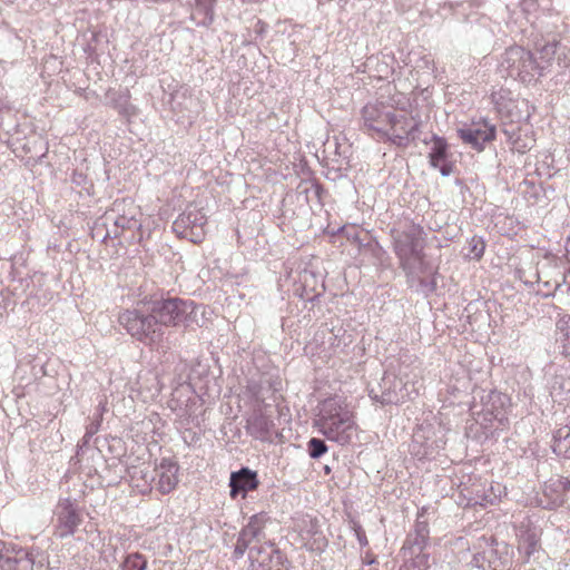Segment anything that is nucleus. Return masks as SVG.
<instances>
[{
    "label": "nucleus",
    "instance_id": "23",
    "mask_svg": "<svg viewBox=\"0 0 570 570\" xmlns=\"http://www.w3.org/2000/svg\"><path fill=\"white\" fill-rule=\"evenodd\" d=\"M513 147L521 154H524L527 150H529L531 147L527 144L520 145L518 140L513 142Z\"/></svg>",
    "mask_w": 570,
    "mask_h": 570
},
{
    "label": "nucleus",
    "instance_id": "16",
    "mask_svg": "<svg viewBox=\"0 0 570 570\" xmlns=\"http://www.w3.org/2000/svg\"><path fill=\"white\" fill-rule=\"evenodd\" d=\"M264 523L258 515H253L248 523L239 532L242 540H247L249 543L262 532Z\"/></svg>",
    "mask_w": 570,
    "mask_h": 570
},
{
    "label": "nucleus",
    "instance_id": "22",
    "mask_svg": "<svg viewBox=\"0 0 570 570\" xmlns=\"http://www.w3.org/2000/svg\"><path fill=\"white\" fill-rule=\"evenodd\" d=\"M249 546V542L247 540H242V538L238 535V539H237V542H236V546H235V554L237 557H242L247 548Z\"/></svg>",
    "mask_w": 570,
    "mask_h": 570
},
{
    "label": "nucleus",
    "instance_id": "13",
    "mask_svg": "<svg viewBox=\"0 0 570 570\" xmlns=\"http://www.w3.org/2000/svg\"><path fill=\"white\" fill-rule=\"evenodd\" d=\"M258 485L257 472L248 468H242L239 471L230 474L229 487L232 498H236L238 493H243V498H245L247 492L257 490Z\"/></svg>",
    "mask_w": 570,
    "mask_h": 570
},
{
    "label": "nucleus",
    "instance_id": "28",
    "mask_svg": "<svg viewBox=\"0 0 570 570\" xmlns=\"http://www.w3.org/2000/svg\"><path fill=\"white\" fill-rule=\"evenodd\" d=\"M197 2H202V0H196Z\"/></svg>",
    "mask_w": 570,
    "mask_h": 570
},
{
    "label": "nucleus",
    "instance_id": "17",
    "mask_svg": "<svg viewBox=\"0 0 570 570\" xmlns=\"http://www.w3.org/2000/svg\"><path fill=\"white\" fill-rule=\"evenodd\" d=\"M147 564L148 561L144 554L132 552L125 557L120 568L121 570H146Z\"/></svg>",
    "mask_w": 570,
    "mask_h": 570
},
{
    "label": "nucleus",
    "instance_id": "8",
    "mask_svg": "<svg viewBox=\"0 0 570 570\" xmlns=\"http://www.w3.org/2000/svg\"><path fill=\"white\" fill-rule=\"evenodd\" d=\"M252 570H288L286 556L274 544L250 552Z\"/></svg>",
    "mask_w": 570,
    "mask_h": 570
},
{
    "label": "nucleus",
    "instance_id": "20",
    "mask_svg": "<svg viewBox=\"0 0 570 570\" xmlns=\"http://www.w3.org/2000/svg\"><path fill=\"white\" fill-rule=\"evenodd\" d=\"M132 482H135V487L141 488V492H146L150 490V480L148 479V472L140 469L139 471H135L131 475Z\"/></svg>",
    "mask_w": 570,
    "mask_h": 570
},
{
    "label": "nucleus",
    "instance_id": "26",
    "mask_svg": "<svg viewBox=\"0 0 570 570\" xmlns=\"http://www.w3.org/2000/svg\"><path fill=\"white\" fill-rule=\"evenodd\" d=\"M519 51H520L519 49L511 48V49L507 50V53H519Z\"/></svg>",
    "mask_w": 570,
    "mask_h": 570
},
{
    "label": "nucleus",
    "instance_id": "12",
    "mask_svg": "<svg viewBox=\"0 0 570 570\" xmlns=\"http://www.w3.org/2000/svg\"><path fill=\"white\" fill-rule=\"evenodd\" d=\"M81 521L82 519L77 509L67 500L61 504V511L58 513L55 534L59 538L71 535L76 532Z\"/></svg>",
    "mask_w": 570,
    "mask_h": 570
},
{
    "label": "nucleus",
    "instance_id": "21",
    "mask_svg": "<svg viewBox=\"0 0 570 570\" xmlns=\"http://www.w3.org/2000/svg\"><path fill=\"white\" fill-rule=\"evenodd\" d=\"M524 553L529 559L540 547L539 539L534 534H530L525 540Z\"/></svg>",
    "mask_w": 570,
    "mask_h": 570
},
{
    "label": "nucleus",
    "instance_id": "1",
    "mask_svg": "<svg viewBox=\"0 0 570 570\" xmlns=\"http://www.w3.org/2000/svg\"><path fill=\"white\" fill-rule=\"evenodd\" d=\"M361 130L377 141L407 147L420 130L419 117L403 107L383 101L366 104L361 110Z\"/></svg>",
    "mask_w": 570,
    "mask_h": 570
},
{
    "label": "nucleus",
    "instance_id": "25",
    "mask_svg": "<svg viewBox=\"0 0 570 570\" xmlns=\"http://www.w3.org/2000/svg\"><path fill=\"white\" fill-rule=\"evenodd\" d=\"M566 257L570 262V236L568 237L566 243Z\"/></svg>",
    "mask_w": 570,
    "mask_h": 570
},
{
    "label": "nucleus",
    "instance_id": "2",
    "mask_svg": "<svg viewBox=\"0 0 570 570\" xmlns=\"http://www.w3.org/2000/svg\"><path fill=\"white\" fill-rule=\"evenodd\" d=\"M194 309L191 301L166 298L154 304L150 315H144L138 309H126L118 321L132 337L145 344H153L163 336L161 325L178 326Z\"/></svg>",
    "mask_w": 570,
    "mask_h": 570
},
{
    "label": "nucleus",
    "instance_id": "3",
    "mask_svg": "<svg viewBox=\"0 0 570 570\" xmlns=\"http://www.w3.org/2000/svg\"><path fill=\"white\" fill-rule=\"evenodd\" d=\"M313 428L328 441L347 445L357 432L358 424L356 413L346 399L332 395L318 403Z\"/></svg>",
    "mask_w": 570,
    "mask_h": 570
},
{
    "label": "nucleus",
    "instance_id": "18",
    "mask_svg": "<svg viewBox=\"0 0 570 570\" xmlns=\"http://www.w3.org/2000/svg\"><path fill=\"white\" fill-rule=\"evenodd\" d=\"M485 242L481 236H473L469 240V257L474 261H481L485 253Z\"/></svg>",
    "mask_w": 570,
    "mask_h": 570
},
{
    "label": "nucleus",
    "instance_id": "15",
    "mask_svg": "<svg viewBox=\"0 0 570 570\" xmlns=\"http://www.w3.org/2000/svg\"><path fill=\"white\" fill-rule=\"evenodd\" d=\"M122 212L124 213L116 218L115 225L121 229H131L136 227L138 224V219L136 217L138 208L134 203L129 202L127 210L124 208Z\"/></svg>",
    "mask_w": 570,
    "mask_h": 570
},
{
    "label": "nucleus",
    "instance_id": "14",
    "mask_svg": "<svg viewBox=\"0 0 570 570\" xmlns=\"http://www.w3.org/2000/svg\"><path fill=\"white\" fill-rule=\"evenodd\" d=\"M551 448L558 456L570 459V424L556 430Z\"/></svg>",
    "mask_w": 570,
    "mask_h": 570
},
{
    "label": "nucleus",
    "instance_id": "9",
    "mask_svg": "<svg viewBox=\"0 0 570 570\" xmlns=\"http://www.w3.org/2000/svg\"><path fill=\"white\" fill-rule=\"evenodd\" d=\"M431 147L429 151L430 165L439 169L443 176H449L454 171L455 161L449 150V144L445 138L433 135L431 138Z\"/></svg>",
    "mask_w": 570,
    "mask_h": 570
},
{
    "label": "nucleus",
    "instance_id": "27",
    "mask_svg": "<svg viewBox=\"0 0 570 570\" xmlns=\"http://www.w3.org/2000/svg\"><path fill=\"white\" fill-rule=\"evenodd\" d=\"M210 3L215 2V0H208Z\"/></svg>",
    "mask_w": 570,
    "mask_h": 570
},
{
    "label": "nucleus",
    "instance_id": "5",
    "mask_svg": "<svg viewBox=\"0 0 570 570\" xmlns=\"http://www.w3.org/2000/svg\"><path fill=\"white\" fill-rule=\"evenodd\" d=\"M207 216L199 208L188 207L173 223V232L177 237L200 244L205 239Z\"/></svg>",
    "mask_w": 570,
    "mask_h": 570
},
{
    "label": "nucleus",
    "instance_id": "11",
    "mask_svg": "<svg viewBox=\"0 0 570 570\" xmlns=\"http://www.w3.org/2000/svg\"><path fill=\"white\" fill-rule=\"evenodd\" d=\"M299 537L302 539L303 547L312 552H322L328 544V540L321 530L317 518L303 520Z\"/></svg>",
    "mask_w": 570,
    "mask_h": 570
},
{
    "label": "nucleus",
    "instance_id": "4",
    "mask_svg": "<svg viewBox=\"0 0 570 570\" xmlns=\"http://www.w3.org/2000/svg\"><path fill=\"white\" fill-rule=\"evenodd\" d=\"M424 230L421 226L411 224L397 233L394 239V249L403 266L424 258Z\"/></svg>",
    "mask_w": 570,
    "mask_h": 570
},
{
    "label": "nucleus",
    "instance_id": "6",
    "mask_svg": "<svg viewBox=\"0 0 570 570\" xmlns=\"http://www.w3.org/2000/svg\"><path fill=\"white\" fill-rule=\"evenodd\" d=\"M459 138L464 145L470 146L473 150L481 153L497 138V127L484 118L472 120L470 124L456 130Z\"/></svg>",
    "mask_w": 570,
    "mask_h": 570
},
{
    "label": "nucleus",
    "instance_id": "19",
    "mask_svg": "<svg viewBox=\"0 0 570 570\" xmlns=\"http://www.w3.org/2000/svg\"><path fill=\"white\" fill-rule=\"evenodd\" d=\"M328 451V446L326 443L318 439V438H312L307 442V452L312 459H320L322 455H324Z\"/></svg>",
    "mask_w": 570,
    "mask_h": 570
},
{
    "label": "nucleus",
    "instance_id": "24",
    "mask_svg": "<svg viewBox=\"0 0 570 570\" xmlns=\"http://www.w3.org/2000/svg\"><path fill=\"white\" fill-rule=\"evenodd\" d=\"M258 422H259V425L262 426V429H264L265 431L269 430V425L272 424V422L268 419L262 416L258 420Z\"/></svg>",
    "mask_w": 570,
    "mask_h": 570
},
{
    "label": "nucleus",
    "instance_id": "10",
    "mask_svg": "<svg viewBox=\"0 0 570 570\" xmlns=\"http://www.w3.org/2000/svg\"><path fill=\"white\" fill-rule=\"evenodd\" d=\"M179 465L171 459H161L160 463L156 465V476L151 480H156V489L163 493L168 494L174 491L179 482L178 479Z\"/></svg>",
    "mask_w": 570,
    "mask_h": 570
},
{
    "label": "nucleus",
    "instance_id": "7",
    "mask_svg": "<svg viewBox=\"0 0 570 570\" xmlns=\"http://www.w3.org/2000/svg\"><path fill=\"white\" fill-rule=\"evenodd\" d=\"M569 491V478L560 475L550 478L542 485L541 495L538 498V503L544 509H557L566 503L567 493Z\"/></svg>",
    "mask_w": 570,
    "mask_h": 570
}]
</instances>
